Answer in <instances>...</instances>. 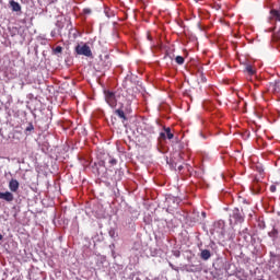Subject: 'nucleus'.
Wrapping results in <instances>:
<instances>
[{"label": "nucleus", "mask_w": 280, "mask_h": 280, "mask_svg": "<svg viewBox=\"0 0 280 280\" xmlns=\"http://www.w3.org/2000/svg\"><path fill=\"white\" fill-rule=\"evenodd\" d=\"M250 240H253V236L248 233V229L240 232L238 241L242 242L243 246H248V244H250Z\"/></svg>", "instance_id": "39448f33"}, {"label": "nucleus", "mask_w": 280, "mask_h": 280, "mask_svg": "<svg viewBox=\"0 0 280 280\" xmlns=\"http://www.w3.org/2000/svg\"><path fill=\"white\" fill-rule=\"evenodd\" d=\"M270 14H271V19H275V21H279L280 22V10L272 9L270 11Z\"/></svg>", "instance_id": "ddd939ff"}, {"label": "nucleus", "mask_w": 280, "mask_h": 280, "mask_svg": "<svg viewBox=\"0 0 280 280\" xmlns=\"http://www.w3.org/2000/svg\"><path fill=\"white\" fill-rule=\"evenodd\" d=\"M117 163V160L115 158H109V165H115Z\"/></svg>", "instance_id": "412c9836"}, {"label": "nucleus", "mask_w": 280, "mask_h": 280, "mask_svg": "<svg viewBox=\"0 0 280 280\" xmlns=\"http://www.w3.org/2000/svg\"><path fill=\"white\" fill-rule=\"evenodd\" d=\"M271 91L272 93H276V95H280V83L275 82L273 84H271Z\"/></svg>", "instance_id": "4468645a"}, {"label": "nucleus", "mask_w": 280, "mask_h": 280, "mask_svg": "<svg viewBox=\"0 0 280 280\" xmlns=\"http://www.w3.org/2000/svg\"><path fill=\"white\" fill-rule=\"evenodd\" d=\"M85 14H91V9H84Z\"/></svg>", "instance_id": "b1692460"}, {"label": "nucleus", "mask_w": 280, "mask_h": 280, "mask_svg": "<svg viewBox=\"0 0 280 280\" xmlns=\"http://www.w3.org/2000/svg\"><path fill=\"white\" fill-rule=\"evenodd\" d=\"M242 222H244V214L238 208H234L230 213V224H242Z\"/></svg>", "instance_id": "f257e3e1"}, {"label": "nucleus", "mask_w": 280, "mask_h": 280, "mask_svg": "<svg viewBox=\"0 0 280 280\" xmlns=\"http://www.w3.org/2000/svg\"><path fill=\"white\" fill-rule=\"evenodd\" d=\"M54 54H62V48H61V46H57V47L54 49Z\"/></svg>", "instance_id": "a211bd4d"}, {"label": "nucleus", "mask_w": 280, "mask_h": 280, "mask_svg": "<svg viewBox=\"0 0 280 280\" xmlns=\"http://www.w3.org/2000/svg\"><path fill=\"white\" fill-rule=\"evenodd\" d=\"M104 95H105V102L108 104V106H110L112 108H115V106H117V95L115 94V92L110 90H105Z\"/></svg>", "instance_id": "f03ea898"}, {"label": "nucleus", "mask_w": 280, "mask_h": 280, "mask_svg": "<svg viewBox=\"0 0 280 280\" xmlns=\"http://www.w3.org/2000/svg\"><path fill=\"white\" fill-rule=\"evenodd\" d=\"M177 170H178V172H183L184 166H183V165H178V166H177Z\"/></svg>", "instance_id": "5701e85b"}, {"label": "nucleus", "mask_w": 280, "mask_h": 280, "mask_svg": "<svg viewBox=\"0 0 280 280\" xmlns=\"http://www.w3.org/2000/svg\"><path fill=\"white\" fill-rule=\"evenodd\" d=\"M253 190L255 194H259L261 191V186L259 185V179H254L253 182Z\"/></svg>", "instance_id": "f8f14e48"}, {"label": "nucleus", "mask_w": 280, "mask_h": 280, "mask_svg": "<svg viewBox=\"0 0 280 280\" xmlns=\"http://www.w3.org/2000/svg\"><path fill=\"white\" fill-rule=\"evenodd\" d=\"M268 236L271 237L272 242L277 244L280 242V223H276L271 231L268 232Z\"/></svg>", "instance_id": "423d86ee"}, {"label": "nucleus", "mask_w": 280, "mask_h": 280, "mask_svg": "<svg viewBox=\"0 0 280 280\" xmlns=\"http://www.w3.org/2000/svg\"><path fill=\"white\" fill-rule=\"evenodd\" d=\"M160 139H162L163 141L167 139V135L165 133V131L160 133Z\"/></svg>", "instance_id": "aec40b11"}, {"label": "nucleus", "mask_w": 280, "mask_h": 280, "mask_svg": "<svg viewBox=\"0 0 280 280\" xmlns=\"http://www.w3.org/2000/svg\"><path fill=\"white\" fill-rule=\"evenodd\" d=\"M196 1V3H198V0H195Z\"/></svg>", "instance_id": "a878e982"}, {"label": "nucleus", "mask_w": 280, "mask_h": 280, "mask_svg": "<svg viewBox=\"0 0 280 280\" xmlns=\"http://www.w3.org/2000/svg\"><path fill=\"white\" fill-rule=\"evenodd\" d=\"M175 61L178 63V65H185V58L183 56H177L175 58Z\"/></svg>", "instance_id": "f3484780"}, {"label": "nucleus", "mask_w": 280, "mask_h": 280, "mask_svg": "<svg viewBox=\"0 0 280 280\" xmlns=\"http://www.w3.org/2000/svg\"><path fill=\"white\" fill-rule=\"evenodd\" d=\"M268 268L271 272H279V268H280V258L277 255H272L269 259L268 262Z\"/></svg>", "instance_id": "20e7f679"}, {"label": "nucleus", "mask_w": 280, "mask_h": 280, "mask_svg": "<svg viewBox=\"0 0 280 280\" xmlns=\"http://www.w3.org/2000/svg\"><path fill=\"white\" fill-rule=\"evenodd\" d=\"M269 190L271 191V194H275V191H277V186L271 185V186L269 187Z\"/></svg>", "instance_id": "4be33fe9"}, {"label": "nucleus", "mask_w": 280, "mask_h": 280, "mask_svg": "<svg viewBox=\"0 0 280 280\" xmlns=\"http://www.w3.org/2000/svg\"><path fill=\"white\" fill-rule=\"evenodd\" d=\"M25 130L26 132H32V130H34V125L30 124Z\"/></svg>", "instance_id": "6ab92c4d"}, {"label": "nucleus", "mask_w": 280, "mask_h": 280, "mask_svg": "<svg viewBox=\"0 0 280 280\" xmlns=\"http://www.w3.org/2000/svg\"><path fill=\"white\" fill-rule=\"evenodd\" d=\"M0 200H5L7 202H12L14 200V195L10 191L0 192Z\"/></svg>", "instance_id": "0eeeda50"}, {"label": "nucleus", "mask_w": 280, "mask_h": 280, "mask_svg": "<svg viewBox=\"0 0 280 280\" xmlns=\"http://www.w3.org/2000/svg\"><path fill=\"white\" fill-rule=\"evenodd\" d=\"M75 52L79 56H86V58H91V56H93V51H91V47H89V45H86V44H84V45L78 44L75 46Z\"/></svg>", "instance_id": "7ed1b4c3"}, {"label": "nucleus", "mask_w": 280, "mask_h": 280, "mask_svg": "<svg viewBox=\"0 0 280 280\" xmlns=\"http://www.w3.org/2000/svg\"><path fill=\"white\" fill-rule=\"evenodd\" d=\"M200 257L203 261H208V259H211V252L209 249H203L201 250Z\"/></svg>", "instance_id": "9b49d317"}, {"label": "nucleus", "mask_w": 280, "mask_h": 280, "mask_svg": "<svg viewBox=\"0 0 280 280\" xmlns=\"http://www.w3.org/2000/svg\"><path fill=\"white\" fill-rule=\"evenodd\" d=\"M1 240H3V234H0V242H1Z\"/></svg>", "instance_id": "393cba45"}, {"label": "nucleus", "mask_w": 280, "mask_h": 280, "mask_svg": "<svg viewBox=\"0 0 280 280\" xmlns=\"http://www.w3.org/2000/svg\"><path fill=\"white\" fill-rule=\"evenodd\" d=\"M164 132L166 133V139H174V133H172V129L170 127H164Z\"/></svg>", "instance_id": "2eb2a0df"}, {"label": "nucleus", "mask_w": 280, "mask_h": 280, "mask_svg": "<svg viewBox=\"0 0 280 280\" xmlns=\"http://www.w3.org/2000/svg\"><path fill=\"white\" fill-rule=\"evenodd\" d=\"M10 7L13 12H21V4L14 0L10 1Z\"/></svg>", "instance_id": "9d476101"}, {"label": "nucleus", "mask_w": 280, "mask_h": 280, "mask_svg": "<svg viewBox=\"0 0 280 280\" xmlns=\"http://www.w3.org/2000/svg\"><path fill=\"white\" fill-rule=\"evenodd\" d=\"M9 189H10V191H13V192L19 191V180L11 179L9 183Z\"/></svg>", "instance_id": "1a4fd4ad"}, {"label": "nucleus", "mask_w": 280, "mask_h": 280, "mask_svg": "<svg viewBox=\"0 0 280 280\" xmlns=\"http://www.w3.org/2000/svg\"><path fill=\"white\" fill-rule=\"evenodd\" d=\"M115 115H117V117H119V119H121L122 124H125V121H128V117L126 116V113L124 112V109H121V108L116 109Z\"/></svg>", "instance_id": "6e6552de"}, {"label": "nucleus", "mask_w": 280, "mask_h": 280, "mask_svg": "<svg viewBox=\"0 0 280 280\" xmlns=\"http://www.w3.org/2000/svg\"><path fill=\"white\" fill-rule=\"evenodd\" d=\"M245 71H246V73H248V75H255V70L253 69V66H250V65H247L245 67Z\"/></svg>", "instance_id": "dca6fc26"}]
</instances>
